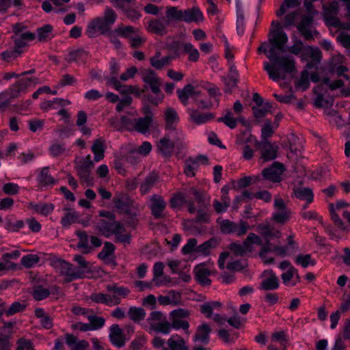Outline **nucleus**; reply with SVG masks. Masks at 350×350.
<instances>
[{
	"label": "nucleus",
	"instance_id": "1",
	"mask_svg": "<svg viewBox=\"0 0 350 350\" xmlns=\"http://www.w3.org/2000/svg\"><path fill=\"white\" fill-rule=\"evenodd\" d=\"M271 27L269 34V41L271 46L267 54V58L271 63L264 62L263 68L269 79L278 82L281 79H285L287 74L295 71V62L294 58L290 55L280 57L276 54V50L284 51V45L287 43L288 38L282 31L280 22L273 21Z\"/></svg>",
	"mask_w": 350,
	"mask_h": 350
},
{
	"label": "nucleus",
	"instance_id": "2",
	"mask_svg": "<svg viewBox=\"0 0 350 350\" xmlns=\"http://www.w3.org/2000/svg\"><path fill=\"white\" fill-rule=\"evenodd\" d=\"M99 215L107 217L109 220L100 219L97 223V228L107 238L114 235L117 241L129 243L131 236L126 232L122 224L115 220V215L109 211H100Z\"/></svg>",
	"mask_w": 350,
	"mask_h": 350
},
{
	"label": "nucleus",
	"instance_id": "3",
	"mask_svg": "<svg viewBox=\"0 0 350 350\" xmlns=\"http://www.w3.org/2000/svg\"><path fill=\"white\" fill-rule=\"evenodd\" d=\"M117 19L116 13L110 8L105 9L103 16L92 18L87 25L85 33L89 38H96L110 31L111 26Z\"/></svg>",
	"mask_w": 350,
	"mask_h": 350
},
{
	"label": "nucleus",
	"instance_id": "4",
	"mask_svg": "<svg viewBox=\"0 0 350 350\" xmlns=\"http://www.w3.org/2000/svg\"><path fill=\"white\" fill-rule=\"evenodd\" d=\"M107 293H96L90 296L92 301L103 304L109 306H114L120 304L122 299L128 296L130 290L117 284H108L106 286Z\"/></svg>",
	"mask_w": 350,
	"mask_h": 350
},
{
	"label": "nucleus",
	"instance_id": "5",
	"mask_svg": "<svg viewBox=\"0 0 350 350\" xmlns=\"http://www.w3.org/2000/svg\"><path fill=\"white\" fill-rule=\"evenodd\" d=\"M339 5L338 1L328 2L323 5V16L326 25L329 27H336L338 29L350 30L345 25L349 22L342 23L338 17Z\"/></svg>",
	"mask_w": 350,
	"mask_h": 350
},
{
	"label": "nucleus",
	"instance_id": "6",
	"mask_svg": "<svg viewBox=\"0 0 350 350\" xmlns=\"http://www.w3.org/2000/svg\"><path fill=\"white\" fill-rule=\"evenodd\" d=\"M148 327L147 331L150 334L161 333L168 334L172 329L170 323L165 317L159 311H153L147 319Z\"/></svg>",
	"mask_w": 350,
	"mask_h": 350
},
{
	"label": "nucleus",
	"instance_id": "7",
	"mask_svg": "<svg viewBox=\"0 0 350 350\" xmlns=\"http://www.w3.org/2000/svg\"><path fill=\"white\" fill-rule=\"evenodd\" d=\"M142 79L144 83L149 85L152 93L155 94L154 97L148 98L150 102L156 105L161 103L164 95L161 92V82L156 73L152 70H146L142 72Z\"/></svg>",
	"mask_w": 350,
	"mask_h": 350
},
{
	"label": "nucleus",
	"instance_id": "8",
	"mask_svg": "<svg viewBox=\"0 0 350 350\" xmlns=\"http://www.w3.org/2000/svg\"><path fill=\"white\" fill-rule=\"evenodd\" d=\"M288 52L295 55L301 54V58L310 57L312 60L319 62L321 57V53L317 48L305 46L299 40H295L293 44L288 49Z\"/></svg>",
	"mask_w": 350,
	"mask_h": 350
},
{
	"label": "nucleus",
	"instance_id": "9",
	"mask_svg": "<svg viewBox=\"0 0 350 350\" xmlns=\"http://www.w3.org/2000/svg\"><path fill=\"white\" fill-rule=\"evenodd\" d=\"M262 245L261 239L254 233H250L243 243H233L230 245V250L235 255L244 256L247 252L253 250V245Z\"/></svg>",
	"mask_w": 350,
	"mask_h": 350
},
{
	"label": "nucleus",
	"instance_id": "10",
	"mask_svg": "<svg viewBox=\"0 0 350 350\" xmlns=\"http://www.w3.org/2000/svg\"><path fill=\"white\" fill-rule=\"evenodd\" d=\"M196 280L204 286L210 285L211 280L208 277L215 273L214 263L211 260L197 265L193 269Z\"/></svg>",
	"mask_w": 350,
	"mask_h": 350
},
{
	"label": "nucleus",
	"instance_id": "11",
	"mask_svg": "<svg viewBox=\"0 0 350 350\" xmlns=\"http://www.w3.org/2000/svg\"><path fill=\"white\" fill-rule=\"evenodd\" d=\"M217 223L220 226L221 231L225 234H234L238 237L245 234L249 229V225L245 221H240L236 224L228 219H217Z\"/></svg>",
	"mask_w": 350,
	"mask_h": 350
},
{
	"label": "nucleus",
	"instance_id": "12",
	"mask_svg": "<svg viewBox=\"0 0 350 350\" xmlns=\"http://www.w3.org/2000/svg\"><path fill=\"white\" fill-rule=\"evenodd\" d=\"M290 249L288 246H279L273 245L268 241L265 244L262 246V250L259 252V256L263 260V261L267 264H271L274 262V259L271 257H268L267 256V253L268 252H271L275 253L277 256L280 257H285L289 255Z\"/></svg>",
	"mask_w": 350,
	"mask_h": 350
},
{
	"label": "nucleus",
	"instance_id": "13",
	"mask_svg": "<svg viewBox=\"0 0 350 350\" xmlns=\"http://www.w3.org/2000/svg\"><path fill=\"white\" fill-rule=\"evenodd\" d=\"M59 269L60 275L64 277L66 282L86 277L77 267H75L71 263L66 261L60 262Z\"/></svg>",
	"mask_w": 350,
	"mask_h": 350
},
{
	"label": "nucleus",
	"instance_id": "14",
	"mask_svg": "<svg viewBox=\"0 0 350 350\" xmlns=\"http://www.w3.org/2000/svg\"><path fill=\"white\" fill-rule=\"evenodd\" d=\"M174 47H177V50L175 51L177 56L180 53H185L188 55L189 62H196L200 58L198 50L190 42H175Z\"/></svg>",
	"mask_w": 350,
	"mask_h": 350
},
{
	"label": "nucleus",
	"instance_id": "15",
	"mask_svg": "<svg viewBox=\"0 0 350 350\" xmlns=\"http://www.w3.org/2000/svg\"><path fill=\"white\" fill-rule=\"evenodd\" d=\"M126 118H122V122L126 124L129 129L135 130L142 134H146L149 131L150 126L152 122L148 118H135L128 121V123H126Z\"/></svg>",
	"mask_w": 350,
	"mask_h": 350
},
{
	"label": "nucleus",
	"instance_id": "16",
	"mask_svg": "<svg viewBox=\"0 0 350 350\" xmlns=\"http://www.w3.org/2000/svg\"><path fill=\"white\" fill-rule=\"evenodd\" d=\"M107 83L109 85H112L116 90H118L121 94L125 95V96H129V94H134L135 96L139 97L143 92V91L139 90L137 86L122 85L116 77H111L109 78Z\"/></svg>",
	"mask_w": 350,
	"mask_h": 350
},
{
	"label": "nucleus",
	"instance_id": "17",
	"mask_svg": "<svg viewBox=\"0 0 350 350\" xmlns=\"http://www.w3.org/2000/svg\"><path fill=\"white\" fill-rule=\"evenodd\" d=\"M284 170V168L282 164L274 162L270 167L263 170L262 174L265 179L278 183L280 181Z\"/></svg>",
	"mask_w": 350,
	"mask_h": 350
},
{
	"label": "nucleus",
	"instance_id": "18",
	"mask_svg": "<svg viewBox=\"0 0 350 350\" xmlns=\"http://www.w3.org/2000/svg\"><path fill=\"white\" fill-rule=\"evenodd\" d=\"M40 83L37 77L23 78L13 84L10 88L13 93H16V97H18L21 92H25L28 88Z\"/></svg>",
	"mask_w": 350,
	"mask_h": 350
},
{
	"label": "nucleus",
	"instance_id": "19",
	"mask_svg": "<svg viewBox=\"0 0 350 350\" xmlns=\"http://www.w3.org/2000/svg\"><path fill=\"white\" fill-rule=\"evenodd\" d=\"M169 25L168 22L163 16L150 21L148 22V30L159 36H163L167 33Z\"/></svg>",
	"mask_w": 350,
	"mask_h": 350
},
{
	"label": "nucleus",
	"instance_id": "20",
	"mask_svg": "<svg viewBox=\"0 0 350 350\" xmlns=\"http://www.w3.org/2000/svg\"><path fill=\"white\" fill-rule=\"evenodd\" d=\"M109 339L116 347L120 348L125 344V336L123 330L118 324H113L109 329Z\"/></svg>",
	"mask_w": 350,
	"mask_h": 350
},
{
	"label": "nucleus",
	"instance_id": "21",
	"mask_svg": "<svg viewBox=\"0 0 350 350\" xmlns=\"http://www.w3.org/2000/svg\"><path fill=\"white\" fill-rule=\"evenodd\" d=\"M265 278L261 281L260 288L265 291H273L279 287V280L272 271H265Z\"/></svg>",
	"mask_w": 350,
	"mask_h": 350
},
{
	"label": "nucleus",
	"instance_id": "22",
	"mask_svg": "<svg viewBox=\"0 0 350 350\" xmlns=\"http://www.w3.org/2000/svg\"><path fill=\"white\" fill-rule=\"evenodd\" d=\"M190 120L196 124L200 125L206 124L212 120L215 116L212 113H200L196 109H187Z\"/></svg>",
	"mask_w": 350,
	"mask_h": 350
},
{
	"label": "nucleus",
	"instance_id": "23",
	"mask_svg": "<svg viewBox=\"0 0 350 350\" xmlns=\"http://www.w3.org/2000/svg\"><path fill=\"white\" fill-rule=\"evenodd\" d=\"M150 209L152 215L154 218L161 219L164 217V209L166 206V203L160 196L154 195L151 198Z\"/></svg>",
	"mask_w": 350,
	"mask_h": 350
},
{
	"label": "nucleus",
	"instance_id": "24",
	"mask_svg": "<svg viewBox=\"0 0 350 350\" xmlns=\"http://www.w3.org/2000/svg\"><path fill=\"white\" fill-rule=\"evenodd\" d=\"M211 332V327L207 323H204L198 326L196 332L193 336V340L195 342L207 345L210 341Z\"/></svg>",
	"mask_w": 350,
	"mask_h": 350
},
{
	"label": "nucleus",
	"instance_id": "25",
	"mask_svg": "<svg viewBox=\"0 0 350 350\" xmlns=\"http://www.w3.org/2000/svg\"><path fill=\"white\" fill-rule=\"evenodd\" d=\"M344 59V57L341 55H338L336 56L333 57L332 64V66L331 68V72L332 73L336 74L338 77H343L344 79L349 82L350 85V77L345 74L346 72L348 71V68L344 65H340V63H342Z\"/></svg>",
	"mask_w": 350,
	"mask_h": 350
},
{
	"label": "nucleus",
	"instance_id": "26",
	"mask_svg": "<svg viewBox=\"0 0 350 350\" xmlns=\"http://www.w3.org/2000/svg\"><path fill=\"white\" fill-rule=\"evenodd\" d=\"M278 147L269 142H265L261 146V157L260 161L265 163L275 159L277 157Z\"/></svg>",
	"mask_w": 350,
	"mask_h": 350
},
{
	"label": "nucleus",
	"instance_id": "27",
	"mask_svg": "<svg viewBox=\"0 0 350 350\" xmlns=\"http://www.w3.org/2000/svg\"><path fill=\"white\" fill-rule=\"evenodd\" d=\"M90 155H88L83 159L76 166V170L78 176L84 180H88L90 175V169L93 165L90 160Z\"/></svg>",
	"mask_w": 350,
	"mask_h": 350
},
{
	"label": "nucleus",
	"instance_id": "28",
	"mask_svg": "<svg viewBox=\"0 0 350 350\" xmlns=\"http://www.w3.org/2000/svg\"><path fill=\"white\" fill-rule=\"evenodd\" d=\"M208 209L207 205L198 206V208L195 206L194 202L192 201L188 203V211L191 214H193L197 212L196 220L198 222L208 223L209 222V215L206 211Z\"/></svg>",
	"mask_w": 350,
	"mask_h": 350
},
{
	"label": "nucleus",
	"instance_id": "29",
	"mask_svg": "<svg viewBox=\"0 0 350 350\" xmlns=\"http://www.w3.org/2000/svg\"><path fill=\"white\" fill-rule=\"evenodd\" d=\"M181 294L174 290L170 291L167 295L158 297L159 304L163 306L172 305L178 306L181 304Z\"/></svg>",
	"mask_w": 350,
	"mask_h": 350
},
{
	"label": "nucleus",
	"instance_id": "30",
	"mask_svg": "<svg viewBox=\"0 0 350 350\" xmlns=\"http://www.w3.org/2000/svg\"><path fill=\"white\" fill-rule=\"evenodd\" d=\"M166 345L162 350H183L187 346L185 339L178 334L172 335L167 340Z\"/></svg>",
	"mask_w": 350,
	"mask_h": 350
},
{
	"label": "nucleus",
	"instance_id": "31",
	"mask_svg": "<svg viewBox=\"0 0 350 350\" xmlns=\"http://www.w3.org/2000/svg\"><path fill=\"white\" fill-rule=\"evenodd\" d=\"M173 59L174 57L172 55L161 57V52L157 51L154 56L150 57V63L155 69L161 70L164 67L170 66Z\"/></svg>",
	"mask_w": 350,
	"mask_h": 350
},
{
	"label": "nucleus",
	"instance_id": "32",
	"mask_svg": "<svg viewBox=\"0 0 350 350\" xmlns=\"http://www.w3.org/2000/svg\"><path fill=\"white\" fill-rule=\"evenodd\" d=\"M65 342L70 350H86L88 342L84 340H79L76 336L70 334H66L64 336Z\"/></svg>",
	"mask_w": 350,
	"mask_h": 350
},
{
	"label": "nucleus",
	"instance_id": "33",
	"mask_svg": "<svg viewBox=\"0 0 350 350\" xmlns=\"http://www.w3.org/2000/svg\"><path fill=\"white\" fill-rule=\"evenodd\" d=\"M164 120L166 128L174 130L179 122V116L176 109L172 107H167L164 111Z\"/></svg>",
	"mask_w": 350,
	"mask_h": 350
},
{
	"label": "nucleus",
	"instance_id": "34",
	"mask_svg": "<svg viewBox=\"0 0 350 350\" xmlns=\"http://www.w3.org/2000/svg\"><path fill=\"white\" fill-rule=\"evenodd\" d=\"M182 21L186 23H198L203 20L202 12L196 8L182 10Z\"/></svg>",
	"mask_w": 350,
	"mask_h": 350
},
{
	"label": "nucleus",
	"instance_id": "35",
	"mask_svg": "<svg viewBox=\"0 0 350 350\" xmlns=\"http://www.w3.org/2000/svg\"><path fill=\"white\" fill-rule=\"evenodd\" d=\"M196 90L191 84L186 85L183 89H178L176 91L178 98L181 103L187 106L189 104V98L191 97L193 99L195 96Z\"/></svg>",
	"mask_w": 350,
	"mask_h": 350
},
{
	"label": "nucleus",
	"instance_id": "36",
	"mask_svg": "<svg viewBox=\"0 0 350 350\" xmlns=\"http://www.w3.org/2000/svg\"><path fill=\"white\" fill-rule=\"evenodd\" d=\"M283 283L286 286H294L299 282V275L297 270L295 267H291L286 272L281 275Z\"/></svg>",
	"mask_w": 350,
	"mask_h": 350
},
{
	"label": "nucleus",
	"instance_id": "37",
	"mask_svg": "<svg viewBox=\"0 0 350 350\" xmlns=\"http://www.w3.org/2000/svg\"><path fill=\"white\" fill-rule=\"evenodd\" d=\"M174 148V143L167 137L161 138L157 144V148L164 157H170Z\"/></svg>",
	"mask_w": 350,
	"mask_h": 350
},
{
	"label": "nucleus",
	"instance_id": "38",
	"mask_svg": "<svg viewBox=\"0 0 350 350\" xmlns=\"http://www.w3.org/2000/svg\"><path fill=\"white\" fill-rule=\"evenodd\" d=\"M312 21V17L311 16H304L297 26V29L306 39H310L312 37L310 26Z\"/></svg>",
	"mask_w": 350,
	"mask_h": 350
},
{
	"label": "nucleus",
	"instance_id": "39",
	"mask_svg": "<svg viewBox=\"0 0 350 350\" xmlns=\"http://www.w3.org/2000/svg\"><path fill=\"white\" fill-rule=\"evenodd\" d=\"M293 194L297 199L307 202V204H310L314 200L313 191L308 187H296L293 189Z\"/></svg>",
	"mask_w": 350,
	"mask_h": 350
},
{
	"label": "nucleus",
	"instance_id": "40",
	"mask_svg": "<svg viewBox=\"0 0 350 350\" xmlns=\"http://www.w3.org/2000/svg\"><path fill=\"white\" fill-rule=\"evenodd\" d=\"M258 228L262 236L266 239V243L269 241L271 238L279 239L282 236L280 230H276L269 224H260Z\"/></svg>",
	"mask_w": 350,
	"mask_h": 350
},
{
	"label": "nucleus",
	"instance_id": "41",
	"mask_svg": "<svg viewBox=\"0 0 350 350\" xmlns=\"http://www.w3.org/2000/svg\"><path fill=\"white\" fill-rule=\"evenodd\" d=\"M92 152L94 154V161L98 162L104 157V152L105 150V141L103 138L96 139L91 148Z\"/></svg>",
	"mask_w": 350,
	"mask_h": 350
},
{
	"label": "nucleus",
	"instance_id": "42",
	"mask_svg": "<svg viewBox=\"0 0 350 350\" xmlns=\"http://www.w3.org/2000/svg\"><path fill=\"white\" fill-rule=\"evenodd\" d=\"M89 53L84 49H77L69 53L67 60L69 62L83 64L89 58Z\"/></svg>",
	"mask_w": 350,
	"mask_h": 350
},
{
	"label": "nucleus",
	"instance_id": "43",
	"mask_svg": "<svg viewBox=\"0 0 350 350\" xmlns=\"http://www.w3.org/2000/svg\"><path fill=\"white\" fill-rule=\"evenodd\" d=\"M222 304L218 301H208L200 305V312L207 318L212 317L214 310H219Z\"/></svg>",
	"mask_w": 350,
	"mask_h": 350
},
{
	"label": "nucleus",
	"instance_id": "44",
	"mask_svg": "<svg viewBox=\"0 0 350 350\" xmlns=\"http://www.w3.org/2000/svg\"><path fill=\"white\" fill-rule=\"evenodd\" d=\"M288 342V336L287 333L284 330L275 331L271 334V344H279L282 350L286 349L287 343Z\"/></svg>",
	"mask_w": 350,
	"mask_h": 350
},
{
	"label": "nucleus",
	"instance_id": "45",
	"mask_svg": "<svg viewBox=\"0 0 350 350\" xmlns=\"http://www.w3.org/2000/svg\"><path fill=\"white\" fill-rule=\"evenodd\" d=\"M37 36L40 42H46L54 37L53 27L46 24L37 29Z\"/></svg>",
	"mask_w": 350,
	"mask_h": 350
},
{
	"label": "nucleus",
	"instance_id": "46",
	"mask_svg": "<svg viewBox=\"0 0 350 350\" xmlns=\"http://www.w3.org/2000/svg\"><path fill=\"white\" fill-rule=\"evenodd\" d=\"M114 30L115 33H117V36L119 37L128 39L131 38L136 32L139 31V29L137 27L131 25H124L123 24L118 25Z\"/></svg>",
	"mask_w": 350,
	"mask_h": 350
},
{
	"label": "nucleus",
	"instance_id": "47",
	"mask_svg": "<svg viewBox=\"0 0 350 350\" xmlns=\"http://www.w3.org/2000/svg\"><path fill=\"white\" fill-rule=\"evenodd\" d=\"M169 25L174 21H182V10L175 6L166 7L165 16H163Z\"/></svg>",
	"mask_w": 350,
	"mask_h": 350
},
{
	"label": "nucleus",
	"instance_id": "48",
	"mask_svg": "<svg viewBox=\"0 0 350 350\" xmlns=\"http://www.w3.org/2000/svg\"><path fill=\"white\" fill-rule=\"evenodd\" d=\"M77 235L79 239L77 247L81 250L83 253H90L92 248L89 245V237L87 233L85 231H78L77 232Z\"/></svg>",
	"mask_w": 350,
	"mask_h": 350
},
{
	"label": "nucleus",
	"instance_id": "49",
	"mask_svg": "<svg viewBox=\"0 0 350 350\" xmlns=\"http://www.w3.org/2000/svg\"><path fill=\"white\" fill-rule=\"evenodd\" d=\"M40 185L42 187L51 186L55 184V180L49 173V167H44L38 177Z\"/></svg>",
	"mask_w": 350,
	"mask_h": 350
},
{
	"label": "nucleus",
	"instance_id": "50",
	"mask_svg": "<svg viewBox=\"0 0 350 350\" xmlns=\"http://www.w3.org/2000/svg\"><path fill=\"white\" fill-rule=\"evenodd\" d=\"M74 260L77 263L78 266H77L83 273L86 276L88 273H90L92 272V265L90 262L85 260V259L81 255H75L74 257Z\"/></svg>",
	"mask_w": 350,
	"mask_h": 350
},
{
	"label": "nucleus",
	"instance_id": "51",
	"mask_svg": "<svg viewBox=\"0 0 350 350\" xmlns=\"http://www.w3.org/2000/svg\"><path fill=\"white\" fill-rule=\"evenodd\" d=\"M14 98H16V93L10 88L0 93V109L7 107Z\"/></svg>",
	"mask_w": 350,
	"mask_h": 350
},
{
	"label": "nucleus",
	"instance_id": "52",
	"mask_svg": "<svg viewBox=\"0 0 350 350\" xmlns=\"http://www.w3.org/2000/svg\"><path fill=\"white\" fill-rule=\"evenodd\" d=\"M68 151L64 143L53 142L49 148V154L53 157L62 155Z\"/></svg>",
	"mask_w": 350,
	"mask_h": 350
},
{
	"label": "nucleus",
	"instance_id": "53",
	"mask_svg": "<svg viewBox=\"0 0 350 350\" xmlns=\"http://www.w3.org/2000/svg\"><path fill=\"white\" fill-rule=\"evenodd\" d=\"M295 262L304 268H306L309 266L315 265L316 260L312 258L311 254H299L296 256Z\"/></svg>",
	"mask_w": 350,
	"mask_h": 350
},
{
	"label": "nucleus",
	"instance_id": "54",
	"mask_svg": "<svg viewBox=\"0 0 350 350\" xmlns=\"http://www.w3.org/2000/svg\"><path fill=\"white\" fill-rule=\"evenodd\" d=\"M157 176L155 174H150L146 176L144 183L141 185L140 190L142 194H146L150 191L151 188L156 183Z\"/></svg>",
	"mask_w": 350,
	"mask_h": 350
},
{
	"label": "nucleus",
	"instance_id": "55",
	"mask_svg": "<svg viewBox=\"0 0 350 350\" xmlns=\"http://www.w3.org/2000/svg\"><path fill=\"white\" fill-rule=\"evenodd\" d=\"M216 246L217 241L215 239H211L197 246L196 252L206 256L209 254L210 250Z\"/></svg>",
	"mask_w": 350,
	"mask_h": 350
},
{
	"label": "nucleus",
	"instance_id": "56",
	"mask_svg": "<svg viewBox=\"0 0 350 350\" xmlns=\"http://www.w3.org/2000/svg\"><path fill=\"white\" fill-rule=\"evenodd\" d=\"M199 166L193 158H189L185 161L184 173L188 177H193Z\"/></svg>",
	"mask_w": 350,
	"mask_h": 350
},
{
	"label": "nucleus",
	"instance_id": "57",
	"mask_svg": "<svg viewBox=\"0 0 350 350\" xmlns=\"http://www.w3.org/2000/svg\"><path fill=\"white\" fill-rule=\"evenodd\" d=\"M195 104L200 109H210L213 106V103L211 99L207 100L202 98V93L200 91L196 90L193 98Z\"/></svg>",
	"mask_w": 350,
	"mask_h": 350
},
{
	"label": "nucleus",
	"instance_id": "58",
	"mask_svg": "<svg viewBox=\"0 0 350 350\" xmlns=\"http://www.w3.org/2000/svg\"><path fill=\"white\" fill-rule=\"evenodd\" d=\"M129 317L135 322L143 320L146 317V312L142 308L131 307L128 312Z\"/></svg>",
	"mask_w": 350,
	"mask_h": 350
},
{
	"label": "nucleus",
	"instance_id": "59",
	"mask_svg": "<svg viewBox=\"0 0 350 350\" xmlns=\"http://www.w3.org/2000/svg\"><path fill=\"white\" fill-rule=\"evenodd\" d=\"M49 295V290L42 286L38 285L33 288L32 296L37 301H41L46 299Z\"/></svg>",
	"mask_w": 350,
	"mask_h": 350
},
{
	"label": "nucleus",
	"instance_id": "60",
	"mask_svg": "<svg viewBox=\"0 0 350 350\" xmlns=\"http://www.w3.org/2000/svg\"><path fill=\"white\" fill-rule=\"evenodd\" d=\"M272 105L271 103H267L258 107H253V113L256 118H261L265 116L268 113L271 112Z\"/></svg>",
	"mask_w": 350,
	"mask_h": 350
},
{
	"label": "nucleus",
	"instance_id": "61",
	"mask_svg": "<svg viewBox=\"0 0 350 350\" xmlns=\"http://www.w3.org/2000/svg\"><path fill=\"white\" fill-rule=\"evenodd\" d=\"M87 318L90 321L91 331L100 329L105 325V320L103 317L90 314L87 315Z\"/></svg>",
	"mask_w": 350,
	"mask_h": 350
},
{
	"label": "nucleus",
	"instance_id": "62",
	"mask_svg": "<svg viewBox=\"0 0 350 350\" xmlns=\"http://www.w3.org/2000/svg\"><path fill=\"white\" fill-rule=\"evenodd\" d=\"M25 308L26 304L25 303L15 301L12 303L8 309H4L1 313L7 316H11L15 313L23 311Z\"/></svg>",
	"mask_w": 350,
	"mask_h": 350
},
{
	"label": "nucleus",
	"instance_id": "63",
	"mask_svg": "<svg viewBox=\"0 0 350 350\" xmlns=\"http://www.w3.org/2000/svg\"><path fill=\"white\" fill-rule=\"evenodd\" d=\"M291 211L289 209L276 211L273 213V219L279 224H285L288 221L291 215Z\"/></svg>",
	"mask_w": 350,
	"mask_h": 350
},
{
	"label": "nucleus",
	"instance_id": "64",
	"mask_svg": "<svg viewBox=\"0 0 350 350\" xmlns=\"http://www.w3.org/2000/svg\"><path fill=\"white\" fill-rule=\"evenodd\" d=\"M309 85V73L307 70H304L301 73L300 78L297 81L295 86L297 88L305 91L308 88Z\"/></svg>",
	"mask_w": 350,
	"mask_h": 350
}]
</instances>
